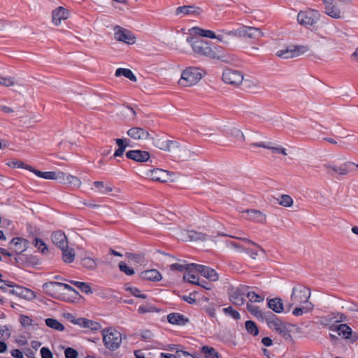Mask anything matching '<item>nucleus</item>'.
<instances>
[{
    "instance_id": "f257e3e1",
    "label": "nucleus",
    "mask_w": 358,
    "mask_h": 358,
    "mask_svg": "<svg viewBox=\"0 0 358 358\" xmlns=\"http://www.w3.org/2000/svg\"><path fill=\"white\" fill-rule=\"evenodd\" d=\"M187 42L191 45L194 52L199 56H204L210 59L216 57V52L210 44L204 40L196 36H188Z\"/></svg>"
},
{
    "instance_id": "f03ea898",
    "label": "nucleus",
    "mask_w": 358,
    "mask_h": 358,
    "mask_svg": "<svg viewBox=\"0 0 358 358\" xmlns=\"http://www.w3.org/2000/svg\"><path fill=\"white\" fill-rule=\"evenodd\" d=\"M153 144L156 148L164 151L170 152L171 150H178V157L182 158L183 160H188L191 159L194 154L186 148H180L179 143L175 141H164L160 138H157L154 140Z\"/></svg>"
},
{
    "instance_id": "7ed1b4c3",
    "label": "nucleus",
    "mask_w": 358,
    "mask_h": 358,
    "mask_svg": "<svg viewBox=\"0 0 358 358\" xmlns=\"http://www.w3.org/2000/svg\"><path fill=\"white\" fill-rule=\"evenodd\" d=\"M101 333L103 344L107 349L114 351L120 346L122 338L120 331L108 328L103 329Z\"/></svg>"
},
{
    "instance_id": "20e7f679",
    "label": "nucleus",
    "mask_w": 358,
    "mask_h": 358,
    "mask_svg": "<svg viewBox=\"0 0 358 358\" xmlns=\"http://www.w3.org/2000/svg\"><path fill=\"white\" fill-rule=\"evenodd\" d=\"M202 78V70L198 67H188L182 73L179 85L189 87L196 84Z\"/></svg>"
},
{
    "instance_id": "39448f33",
    "label": "nucleus",
    "mask_w": 358,
    "mask_h": 358,
    "mask_svg": "<svg viewBox=\"0 0 358 358\" xmlns=\"http://www.w3.org/2000/svg\"><path fill=\"white\" fill-rule=\"evenodd\" d=\"M319 13L315 10H301L297 15L298 22L306 27L313 26L319 20Z\"/></svg>"
},
{
    "instance_id": "423d86ee",
    "label": "nucleus",
    "mask_w": 358,
    "mask_h": 358,
    "mask_svg": "<svg viewBox=\"0 0 358 358\" xmlns=\"http://www.w3.org/2000/svg\"><path fill=\"white\" fill-rule=\"evenodd\" d=\"M310 296V290L303 286L297 285L292 289L291 299L294 303H310L308 301Z\"/></svg>"
},
{
    "instance_id": "0eeeda50",
    "label": "nucleus",
    "mask_w": 358,
    "mask_h": 358,
    "mask_svg": "<svg viewBox=\"0 0 358 358\" xmlns=\"http://www.w3.org/2000/svg\"><path fill=\"white\" fill-rule=\"evenodd\" d=\"M309 50V48L307 45H292L284 50H281L277 52L276 55L278 57L289 59L296 57H299Z\"/></svg>"
},
{
    "instance_id": "6e6552de",
    "label": "nucleus",
    "mask_w": 358,
    "mask_h": 358,
    "mask_svg": "<svg viewBox=\"0 0 358 358\" xmlns=\"http://www.w3.org/2000/svg\"><path fill=\"white\" fill-rule=\"evenodd\" d=\"M238 37L244 38H250L253 40H259L264 34L260 29L254 27L241 26L238 28Z\"/></svg>"
},
{
    "instance_id": "1a4fd4ad",
    "label": "nucleus",
    "mask_w": 358,
    "mask_h": 358,
    "mask_svg": "<svg viewBox=\"0 0 358 358\" xmlns=\"http://www.w3.org/2000/svg\"><path fill=\"white\" fill-rule=\"evenodd\" d=\"M222 80L227 84L238 86L242 83L243 76L238 71L226 69L222 73Z\"/></svg>"
},
{
    "instance_id": "9d476101",
    "label": "nucleus",
    "mask_w": 358,
    "mask_h": 358,
    "mask_svg": "<svg viewBox=\"0 0 358 358\" xmlns=\"http://www.w3.org/2000/svg\"><path fill=\"white\" fill-rule=\"evenodd\" d=\"M247 289L248 287L245 285H240L238 287L233 289L229 295L231 302L236 306L243 305Z\"/></svg>"
},
{
    "instance_id": "9b49d317",
    "label": "nucleus",
    "mask_w": 358,
    "mask_h": 358,
    "mask_svg": "<svg viewBox=\"0 0 358 358\" xmlns=\"http://www.w3.org/2000/svg\"><path fill=\"white\" fill-rule=\"evenodd\" d=\"M114 30V38L115 40L124 42L127 44H134L135 43L136 38L129 30L122 28L120 26H115Z\"/></svg>"
},
{
    "instance_id": "f8f14e48",
    "label": "nucleus",
    "mask_w": 358,
    "mask_h": 358,
    "mask_svg": "<svg viewBox=\"0 0 358 358\" xmlns=\"http://www.w3.org/2000/svg\"><path fill=\"white\" fill-rule=\"evenodd\" d=\"M266 319L264 321L266 322L268 327L270 329L275 330L279 334V332L284 329L286 325L282 322V320L271 311L266 312Z\"/></svg>"
},
{
    "instance_id": "ddd939ff",
    "label": "nucleus",
    "mask_w": 358,
    "mask_h": 358,
    "mask_svg": "<svg viewBox=\"0 0 358 358\" xmlns=\"http://www.w3.org/2000/svg\"><path fill=\"white\" fill-rule=\"evenodd\" d=\"M192 34L196 35L198 36L207 37L210 38H216L219 41L227 43V41L225 40V36L223 34L216 35L214 31L211 30H206L199 27H195L190 29Z\"/></svg>"
},
{
    "instance_id": "4468645a",
    "label": "nucleus",
    "mask_w": 358,
    "mask_h": 358,
    "mask_svg": "<svg viewBox=\"0 0 358 358\" xmlns=\"http://www.w3.org/2000/svg\"><path fill=\"white\" fill-rule=\"evenodd\" d=\"M29 245V241L21 237H15L9 243V249L20 255L24 252Z\"/></svg>"
},
{
    "instance_id": "2eb2a0df",
    "label": "nucleus",
    "mask_w": 358,
    "mask_h": 358,
    "mask_svg": "<svg viewBox=\"0 0 358 358\" xmlns=\"http://www.w3.org/2000/svg\"><path fill=\"white\" fill-rule=\"evenodd\" d=\"M8 292L12 294L16 295L27 300H31L36 297L34 291L19 285H14L13 289H10Z\"/></svg>"
},
{
    "instance_id": "dca6fc26",
    "label": "nucleus",
    "mask_w": 358,
    "mask_h": 358,
    "mask_svg": "<svg viewBox=\"0 0 358 358\" xmlns=\"http://www.w3.org/2000/svg\"><path fill=\"white\" fill-rule=\"evenodd\" d=\"M126 157L137 162H145L150 159V155L148 151L133 150L127 152Z\"/></svg>"
},
{
    "instance_id": "f3484780",
    "label": "nucleus",
    "mask_w": 358,
    "mask_h": 358,
    "mask_svg": "<svg viewBox=\"0 0 358 358\" xmlns=\"http://www.w3.org/2000/svg\"><path fill=\"white\" fill-rule=\"evenodd\" d=\"M200 273L201 275L210 281H216L218 280L217 273L213 268L201 264H194V268Z\"/></svg>"
},
{
    "instance_id": "a211bd4d",
    "label": "nucleus",
    "mask_w": 358,
    "mask_h": 358,
    "mask_svg": "<svg viewBox=\"0 0 358 358\" xmlns=\"http://www.w3.org/2000/svg\"><path fill=\"white\" fill-rule=\"evenodd\" d=\"M127 134L134 140H145L150 136L149 132L146 129L138 127L130 128Z\"/></svg>"
},
{
    "instance_id": "6ab92c4d",
    "label": "nucleus",
    "mask_w": 358,
    "mask_h": 358,
    "mask_svg": "<svg viewBox=\"0 0 358 358\" xmlns=\"http://www.w3.org/2000/svg\"><path fill=\"white\" fill-rule=\"evenodd\" d=\"M69 17V11L62 6H59L52 12V21L55 25H59L62 20Z\"/></svg>"
},
{
    "instance_id": "aec40b11",
    "label": "nucleus",
    "mask_w": 358,
    "mask_h": 358,
    "mask_svg": "<svg viewBox=\"0 0 358 358\" xmlns=\"http://www.w3.org/2000/svg\"><path fill=\"white\" fill-rule=\"evenodd\" d=\"M53 243L59 249L67 247L68 241L65 234L62 231H57L52 234L51 236Z\"/></svg>"
},
{
    "instance_id": "412c9836",
    "label": "nucleus",
    "mask_w": 358,
    "mask_h": 358,
    "mask_svg": "<svg viewBox=\"0 0 358 358\" xmlns=\"http://www.w3.org/2000/svg\"><path fill=\"white\" fill-rule=\"evenodd\" d=\"M325 6V13L332 18L339 19L341 17V10L333 3V2L327 0H322Z\"/></svg>"
},
{
    "instance_id": "4be33fe9",
    "label": "nucleus",
    "mask_w": 358,
    "mask_h": 358,
    "mask_svg": "<svg viewBox=\"0 0 358 358\" xmlns=\"http://www.w3.org/2000/svg\"><path fill=\"white\" fill-rule=\"evenodd\" d=\"M141 278L149 281L158 282L162 280L161 273L157 269H150L140 273Z\"/></svg>"
},
{
    "instance_id": "5701e85b",
    "label": "nucleus",
    "mask_w": 358,
    "mask_h": 358,
    "mask_svg": "<svg viewBox=\"0 0 358 358\" xmlns=\"http://www.w3.org/2000/svg\"><path fill=\"white\" fill-rule=\"evenodd\" d=\"M247 219L251 221L263 223L266 221V216L261 211L254 209L246 210Z\"/></svg>"
},
{
    "instance_id": "b1692460",
    "label": "nucleus",
    "mask_w": 358,
    "mask_h": 358,
    "mask_svg": "<svg viewBox=\"0 0 358 358\" xmlns=\"http://www.w3.org/2000/svg\"><path fill=\"white\" fill-rule=\"evenodd\" d=\"M167 320L169 323L176 325H185L189 321L187 317L178 313L169 314L167 315Z\"/></svg>"
},
{
    "instance_id": "393cba45",
    "label": "nucleus",
    "mask_w": 358,
    "mask_h": 358,
    "mask_svg": "<svg viewBox=\"0 0 358 358\" xmlns=\"http://www.w3.org/2000/svg\"><path fill=\"white\" fill-rule=\"evenodd\" d=\"M268 307L275 313H281L284 310V305L280 298H273L268 300Z\"/></svg>"
},
{
    "instance_id": "a878e982",
    "label": "nucleus",
    "mask_w": 358,
    "mask_h": 358,
    "mask_svg": "<svg viewBox=\"0 0 358 358\" xmlns=\"http://www.w3.org/2000/svg\"><path fill=\"white\" fill-rule=\"evenodd\" d=\"M187 239L186 241H204L209 238V236L198 232L194 230L187 231Z\"/></svg>"
},
{
    "instance_id": "bb28decb",
    "label": "nucleus",
    "mask_w": 358,
    "mask_h": 358,
    "mask_svg": "<svg viewBox=\"0 0 358 358\" xmlns=\"http://www.w3.org/2000/svg\"><path fill=\"white\" fill-rule=\"evenodd\" d=\"M150 177L153 180L166 182L168 172L161 169H155L150 171Z\"/></svg>"
},
{
    "instance_id": "cd10ccee",
    "label": "nucleus",
    "mask_w": 358,
    "mask_h": 358,
    "mask_svg": "<svg viewBox=\"0 0 358 358\" xmlns=\"http://www.w3.org/2000/svg\"><path fill=\"white\" fill-rule=\"evenodd\" d=\"M247 309L252 315L260 321H264L266 319V313H263L258 306L247 304Z\"/></svg>"
},
{
    "instance_id": "c85d7f7f",
    "label": "nucleus",
    "mask_w": 358,
    "mask_h": 358,
    "mask_svg": "<svg viewBox=\"0 0 358 358\" xmlns=\"http://www.w3.org/2000/svg\"><path fill=\"white\" fill-rule=\"evenodd\" d=\"M42 178L62 182V180H65V173L62 171L57 173L55 171H45Z\"/></svg>"
},
{
    "instance_id": "c756f323",
    "label": "nucleus",
    "mask_w": 358,
    "mask_h": 358,
    "mask_svg": "<svg viewBox=\"0 0 358 358\" xmlns=\"http://www.w3.org/2000/svg\"><path fill=\"white\" fill-rule=\"evenodd\" d=\"M115 76H124L131 81L136 82L137 78L133 72L129 69L119 68L115 71Z\"/></svg>"
},
{
    "instance_id": "7c9ffc66",
    "label": "nucleus",
    "mask_w": 358,
    "mask_h": 358,
    "mask_svg": "<svg viewBox=\"0 0 358 358\" xmlns=\"http://www.w3.org/2000/svg\"><path fill=\"white\" fill-rule=\"evenodd\" d=\"M62 252V260L66 263L70 264L74 261L75 252L73 249L69 248L67 246L63 249H60Z\"/></svg>"
},
{
    "instance_id": "2f4dec72",
    "label": "nucleus",
    "mask_w": 358,
    "mask_h": 358,
    "mask_svg": "<svg viewBox=\"0 0 358 358\" xmlns=\"http://www.w3.org/2000/svg\"><path fill=\"white\" fill-rule=\"evenodd\" d=\"M68 282H69L71 284L78 287L81 292L87 294H92L93 292L91 287L87 282L76 281L73 280H68Z\"/></svg>"
},
{
    "instance_id": "473e14b6",
    "label": "nucleus",
    "mask_w": 358,
    "mask_h": 358,
    "mask_svg": "<svg viewBox=\"0 0 358 358\" xmlns=\"http://www.w3.org/2000/svg\"><path fill=\"white\" fill-rule=\"evenodd\" d=\"M194 263L188 264L186 265L180 264L178 263L172 264L170 265V269L171 271H177L180 272H183L185 271H191L194 270Z\"/></svg>"
},
{
    "instance_id": "72a5a7b5",
    "label": "nucleus",
    "mask_w": 358,
    "mask_h": 358,
    "mask_svg": "<svg viewBox=\"0 0 358 358\" xmlns=\"http://www.w3.org/2000/svg\"><path fill=\"white\" fill-rule=\"evenodd\" d=\"M201 352L205 358H219L218 352L213 347L204 345L201 348Z\"/></svg>"
},
{
    "instance_id": "f704fd0d",
    "label": "nucleus",
    "mask_w": 358,
    "mask_h": 358,
    "mask_svg": "<svg viewBox=\"0 0 358 358\" xmlns=\"http://www.w3.org/2000/svg\"><path fill=\"white\" fill-rule=\"evenodd\" d=\"M59 287V282H48L43 284V288L49 295L54 296L57 293L56 287Z\"/></svg>"
},
{
    "instance_id": "c9c22d12",
    "label": "nucleus",
    "mask_w": 358,
    "mask_h": 358,
    "mask_svg": "<svg viewBox=\"0 0 358 358\" xmlns=\"http://www.w3.org/2000/svg\"><path fill=\"white\" fill-rule=\"evenodd\" d=\"M338 334L344 338L348 339L352 334V329L346 324H341L338 325Z\"/></svg>"
},
{
    "instance_id": "e433bc0d",
    "label": "nucleus",
    "mask_w": 358,
    "mask_h": 358,
    "mask_svg": "<svg viewBox=\"0 0 358 358\" xmlns=\"http://www.w3.org/2000/svg\"><path fill=\"white\" fill-rule=\"evenodd\" d=\"M45 324L55 330L62 331L64 330V326L59 322L58 320L53 319V318H47L45 320Z\"/></svg>"
},
{
    "instance_id": "4c0bfd02",
    "label": "nucleus",
    "mask_w": 358,
    "mask_h": 358,
    "mask_svg": "<svg viewBox=\"0 0 358 358\" xmlns=\"http://www.w3.org/2000/svg\"><path fill=\"white\" fill-rule=\"evenodd\" d=\"M313 309V304L312 303H308L306 306L295 308L292 311V314L294 316H300L305 313L310 312Z\"/></svg>"
},
{
    "instance_id": "58836bf2",
    "label": "nucleus",
    "mask_w": 358,
    "mask_h": 358,
    "mask_svg": "<svg viewBox=\"0 0 358 358\" xmlns=\"http://www.w3.org/2000/svg\"><path fill=\"white\" fill-rule=\"evenodd\" d=\"M356 165V164L350 162L343 163L338 166L337 173L341 176L347 175L350 170V166Z\"/></svg>"
},
{
    "instance_id": "ea45409f",
    "label": "nucleus",
    "mask_w": 358,
    "mask_h": 358,
    "mask_svg": "<svg viewBox=\"0 0 358 358\" xmlns=\"http://www.w3.org/2000/svg\"><path fill=\"white\" fill-rule=\"evenodd\" d=\"M195 13V8L193 6H183L176 8V14L189 15Z\"/></svg>"
},
{
    "instance_id": "a19ab883",
    "label": "nucleus",
    "mask_w": 358,
    "mask_h": 358,
    "mask_svg": "<svg viewBox=\"0 0 358 358\" xmlns=\"http://www.w3.org/2000/svg\"><path fill=\"white\" fill-rule=\"evenodd\" d=\"M245 329L249 334L253 336H257L259 334V329L257 324L252 320H248L245 322Z\"/></svg>"
},
{
    "instance_id": "79ce46f5",
    "label": "nucleus",
    "mask_w": 358,
    "mask_h": 358,
    "mask_svg": "<svg viewBox=\"0 0 358 358\" xmlns=\"http://www.w3.org/2000/svg\"><path fill=\"white\" fill-rule=\"evenodd\" d=\"M62 182H67L74 187H79L81 185V181L80 179L76 176L66 174L65 173V180H62Z\"/></svg>"
},
{
    "instance_id": "37998d69",
    "label": "nucleus",
    "mask_w": 358,
    "mask_h": 358,
    "mask_svg": "<svg viewBox=\"0 0 358 358\" xmlns=\"http://www.w3.org/2000/svg\"><path fill=\"white\" fill-rule=\"evenodd\" d=\"M329 321H334L335 322H345L348 320V316L343 313L336 312L331 313L329 315Z\"/></svg>"
},
{
    "instance_id": "c03bdc74",
    "label": "nucleus",
    "mask_w": 358,
    "mask_h": 358,
    "mask_svg": "<svg viewBox=\"0 0 358 358\" xmlns=\"http://www.w3.org/2000/svg\"><path fill=\"white\" fill-rule=\"evenodd\" d=\"M34 246L40 250L43 254H45L48 252V248L44 241L38 238H35L34 240Z\"/></svg>"
},
{
    "instance_id": "a18cd8bd",
    "label": "nucleus",
    "mask_w": 358,
    "mask_h": 358,
    "mask_svg": "<svg viewBox=\"0 0 358 358\" xmlns=\"http://www.w3.org/2000/svg\"><path fill=\"white\" fill-rule=\"evenodd\" d=\"M81 264L83 267L90 270H94L96 267V264L95 261L90 257L83 258L81 260Z\"/></svg>"
},
{
    "instance_id": "49530a36",
    "label": "nucleus",
    "mask_w": 358,
    "mask_h": 358,
    "mask_svg": "<svg viewBox=\"0 0 358 358\" xmlns=\"http://www.w3.org/2000/svg\"><path fill=\"white\" fill-rule=\"evenodd\" d=\"M8 166L12 168H22L24 169H31V166L27 164H25L24 162H22L20 160L15 159L13 161H10L6 164Z\"/></svg>"
},
{
    "instance_id": "de8ad7c7",
    "label": "nucleus",
    "mask_w": 358,
    "mask_h": 358,
    "mask_svg": "<svg viewBox=\"0 0 358 358\" xmlns=\"http://www.w3.org/2000/svg\"><path fill=\"white\" fill-rule=\"evenodd\" d=\"M183 280L193 285H197L199 281L198 275L191 273L190 271H187L185 273Z\"/></svg>"
},
{
    "instance_id": "09e8293b",
    "label": "nucleus",
    "mask_w": 358,
    "mask_h": 358,
    "mask_svg": "<svg viewBox=\"0 0 358 358\" xmlns=\"http://www.w3.org/2000/svg\"><path fill=\"white\" fill-rule=\"evenodd\" d=\"M229 134L238 141H245L244 134L240 129H238L237 128L234 127V128L231 129L229 131Z\"/></svg>"
},
{
    "instance_id": "8fccbe9b",
    "label": "nucleus",
    "mask_w": 358,
    "mask_h": 358,
    "mask_svg": "<svg viewBox=\"0 0 358 358\" xmlns=\"http://www.w3.org/2000/svg\"><path fill=\"white\" fill-rule=\"evenodd\" d=\"M279 204L285 206V207H290L293 204V199L292 197L287 194H282L280 196V200L279 201Z\"/></svg>"
},
{
    "instance_id": "3c124183",
    "label": "nucleus",
    "mask_w": 358,
    "mask_h": 358,
    "mask_svg": "<svg viewBox=\"0 0 358 358\" xmlns=\"http://www.w3.org/2000/svg\"><path fill=\"white\" fill-rule=\"evenodd\" d=\"M246 296L250 302H262L264 301V297L256 294L253 292H246Z\"/></svg>"
},
{
    "instance_id": "603ef678",
    "label": "nucleus",
    "mask_w": 358,
    "mask_h": 358,
    "mask_svg": "<svg viewBox=\"0 0 358 358\" xmlns=\"http://www.w3.org/2000/svg\"><path fill=\"white\" fill-rule=\"evenodd\" d=\"M223 311L226 315L231 316L232 318L235 320H239L241 317L239 313L237 310H234L231 306L224 308L223 309Z\"/></svg>"
},
{
    "instance_id": "864d4df0",
    "label": "nucleus",
    "mask_w": 358,
    "mask_h": 358,
    "mask_svg": "<svg viewBox=\"0 0 358 358\" xmlns=\"http://www.w3.org/2000/svg\"><path fill=\"white\" fill-rule=\"evenodd\" d=\"M215 59H217L224 63H232L236 61L234 56L228 54L217 55L216 53V57Z\"/></svg>"
},
{
    "instance_id": "5fc2aeb1",
    "label": "nucleus",
    "mask_w": 358,
    "mask_h": 358,
    "mask_svg": "<svg viewBox=\"0 0 358 358\" xmlns=\"http://www.w3.org/2000/svg\"><path fill=\"white\" fill-rule=\"evenodd\" d=\"M33 322V320L27 315H22L20 317V322L24 328L34 325Z\"/></svg>"
},
{
    "instance_id": "6e6d98bb",
    "label": "nucleus",
    "mask_w": 358,
    "mask_h": 358,
    "mask_svg": "<svg viewBox=\"0 0 358 358\" xmlns=\"http://www.w3.org/2000/svg\"><path fill=\"white\" fill-rule=\"evenodd\" d=\"M119 268H120V270L122 271V272H124V273H126L127 275H132L134 274V270L131 268V267H129L124 262H120L119 263Z\"/></svg>"
},
{
    "instance_id": "4d7b16f0",
    "label": "nucleus",
    "mask_w": 358,
    "mask_h": 358,
    "mask_svg": "<svg viewBox=\"0 0 358 358\" xmlns=\"http://www.w3.org/2000/svg\"><path fill=\"white\" fill-rule=\"evenodd\" d=\"M64 355L66 358H77L78 352L76 350L69 347L65 349Z\"/></svg>"
},
{
    "instance_id": "13d9d810",
    "label": "nucleus",
    "mask_w": 358,
    "mask_h": 358,
    "mask_svg": "<svg viewBox=\"0 0 358 358\" xmlns=\"http://www.w3.org/2000/svg\"><path fill=\"white\" fill-rule=\"evenodd\" d=\"M14 286V283L10 282V281H8V280H5L3 279H2V278H0V289L3 291H7V288L8 287H10L11 289H13Z\"/></svg>"
},
{
    "instance_id": "bf43d9fd",
    "label": "nucleus",
    "mask_w": 358,
    "mask_h": 358,
    "mask_svg": "<svg viewBox=\"0 0 358 358\" xmlns=\"http://www.w3.org/2000/svg\"><path fill=\"white\" fill-rule=\"evenodd\" d=\"M127 289L129 290L132 295H134L136 297H138L141 299H146L147 298V295H145L144 294H141V291L136 287H131L127 288Z\"/></svg>"
},
{
    "instance_id": "052dcab7",
    "label": "nucleus",
    "mask_w": 358,
    "mask_h": 358,
    "mask_svg": "<svg viewBox=\"0 0 358 358\" xmlns=\"http://www.w3.org/2000/svg\"><path fill=\"white\" fill-rule=\"evenodd\" d=\"M0 85L6 87L12 86L14 85V81L10 77L0 76Z\"/></svg>"
},
{
    "instance_id": "680f3d73",
    "label": "nucleus",
    "mask_w": 358,
    "mask_h": 358,
    "mask_svg": "<svg viewBox=\"0 0 358 358\" xmlns=\"http://www.w3.org/2000/svg\"><path fill=\"white\" fill-rule=\"evenodd\" d=\"M140 336L145 341H150L152 339L153 334L148 329L141 331Z\"/></svg>"
},
{
    "instance_id": "e2e57ef3",
    "label": "nucleus",
    "mask_w": 358,
    "mask_h": 358,
    "mask_svg": "<svg viewBox=\"0 0 358 358\" xmlns=\"http://www.w3.org/2000/svg\"><path fill=\"white\" fill-rule=\"evenodd\" d=\"M86 328L92 331H97L101 329V324L99 322L89 320Z\"/></svg>"
},
{
    "instance_id": "0e129e2a",
    "label": "nucleus",
    "mask_w": 358,
    "mask_h": 358,
    "mask_svg": "<svg viewBox=\"0 0 358 358\" xmlns=\"http://www.w3.org/2000/svg\"><path fill=\"white\" fill-rule=\"evenodd\" d=\"M41 358H53V355L48 348L43 347L41 349Z\"/></svg>"
},
{
    "instance_id": "69168bd1",
    "label": "nucleus",
    "mask_w": 358,
    "mask_h": 358,
    "mask_svg": "<svg viewBox=\"0 0 358 358\" xmlns=\"http://www.w3.org/2000/svg\"><path fill=\"white\" fill-rule=\"evenodd\" d=\"M115 141L116 144L118 145V148H126L127 146H129L128 142L129 141V139H123V138H115Z\"/></svg>"
},
{
    "instance_id": "338daca9",
    "label": "nucleus",
    "mask_w": 358,
    "mask_h": 358,
    "mask_svg": "<svg viewBox=\"0 0 358 358\" xmlns=\"http://www.w3.org/2000/svg\"><path fill=\"white\" fill-rule=\"evenodd\" d=\"M88 320H89L88 319L80 317V318H78L73 322L76 324L79 325L81 327L86 328Z\"/></svg>"
},
{
    "instance_id": "774afa93",
    "label": "nucleus",
    "mask_w": 358,
    "mask_h": 358,
    "mask_svg": "<svg viewBox=\"0 0 358 358\" xmlns=\"http://www.w3.org/2000/svg\"><path fill=\"white\" fill-rule=\"evenodd\" d=\"M178 358H194L191 354L183 350H177Z\"/></svg>"
}]
</instances>
